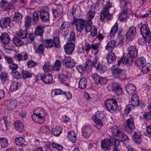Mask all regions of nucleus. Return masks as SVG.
<instances>
[{"mask_svg":"<svg viewBox=\"0 0 151 151\" xmlns=\"http://www.w3.org/2000/svg\"><path fill=\"white\" fill-rule=\"evenodd\" d=\"M47 114L43 109L40 108L36 109L32 116L33 120L39 124H42L45 122V119Z\"/></svg>","mask_w":151,"mask_h":151,"instance_id":"nucleus-1","label":"nucleus"},{"mask_svg":"<svg viewBox=\"0 0 151 151\" xmlns=\"http://www.w3.org/2000/svg\"><path fill=\"white\" fill-rule=\"evenodd\" d=\"M99 60L98 57H96L93 59L92 62L89 59L87 60L85 66V70L87 72H89L91 70L92 65L96 69L99 70V63L98 60Z\"/></svg>","mask_w":151,"mask_h":151,"instance_id":"nucleus-2","label":"nucleus"},{"mask_svg":"<svg viewBox=\"0 0 151 151\" xmlns=\"http://www.w3.org/2000/svg\"><path fill=\"white\" fill-rule=\"evenodd\" d=\"M106 107L111 112H113L117 109V103L115 100L113 99L107 100L105 101Z\"/></svg>","mask_w":151,"mask_h":151,"instance_id":"nucleus-3","label":"nucleus"},{"mask_svg":"<svg viewBox=\"0 0 151 151\" xmlns=\"http://www.w3.org/2000/svg\"><path fill=\"white\" fill-rule=\"evenodd\" d=\"M111 7V4L107 2L105 8L103 9V11L101 14L100 18L101 21H104L106 18L109 19L112 17L111 14L109 13V9Z\"/></svg>","mask_w":151,"mask_h":151,"instance_id":"nucleus-4","label":"nucleus"},{"mask_svg":"<svg viewBox=\"0 0 151 151\" xmlns=\"http://www.w3.org/2000/svg\"><path fill=\"white\" fill-rule=\"evenodd\" d=\"M121 3L122 4L121 6L123 9V12L120 14L119 19L121 21L123 22L126 19L127 17V13L128 10L127 8V5L129 3H127L124 1H121Z\"/></svg>","mask_w":151,"mask_h":151,"instance_id":"nucleus-5","label":"nucleus"},{"mask_svg":"<svg viewBox=\"0 0 151 151\" xmlns=\"http://www.w3.org/2000/svg\"><path fill=\"white\" fill-rule=\"evenodd\" d=\"M62 62V64L66 68H71L76 64L75 61L70 57H65Z\"/></svg>","mask_w":151,"mask_h":151,"instance_id":"nucleus-6","label":"nucleus"},{"mask_svg":"<svg viewBox=\"0 0 151 151\" xmlns=\"http://www.w3.org/2000/svg\"><path fill=\"white\" fill-rule=\"evenodd\" d=\"M133 58L131 57L130 55L127 54L126 55H124L123 57L118 61L117 65L118 66H119L122 62L124 65L129 66L132 63Z\"/></svg>","mask_w":151,"mask_h":151,"instance_id":"nucleus-7","label":"nucleus"},{"mask_svg":"<svg viewBox=\"0 0 151 151\" xmlns=\"http://www.w3.org/2000/svg\"><path fill=\"white\" fill-rule=\"evenodd\" d=\"M73 22L75 24V26L77 31L81 32L83 29L86 22L82 19H77L76 18H74Z\"/></svg>","mask_w":151,"mask_h":151,"instance_id":"nucleus-8","label":"nucleus"},{"mask_svg":"<svg viewBox=\"0 0 151 151\" xmlns=\"http://www.w3.org/2000/svg\"><path fill=\"white\" fill-rule=\"evenodd\" d=\"M141 32L143 37H146V39L149 41V38L151 36V32L149 27L146 24H144L141 26Z\"/></svg>","mask_w":151,"mask_h":151,"instance_id":"nucleus-9","label":"nucleus"},{"mask_svg":"<svg viewBox=\"0 0 151 151\" xmlns=\"http://www.w3.org/2000/svg\"><path fill=\"white\" fill-rule=\"evenodd\" d=\"M70 28V24L68 22H64L60 28L61 34L64 36H66L68 34Z\"/></svg>","mask_w":151,"mask_h":151,"instance_id":"nucleus-10","label":"nucleus"},{"mask_svg":"<svg viewBox=\"0 0 151 151\" xmlns=\"http://www.w3.org/2000/svg\"><path fill=\"white\" fill-rule=\"evenodd\" d=\"M126 123L127 125L125 127V130L127 133H130L135 127L134 119L132 118L128 119Z\"/></svg>","mask_w":151,"mask_h":151,"instance_id":"nucleus-11","label":"nucleus"},{"mask_svg":"<svg viewBox=\"0 0 151 151\" xmlns=\"http://www.w3.org/2000/svg\"><path fill=\"white\" fill-rule=\"evenodd\" d=\"M82 134L85 137H88L91 135L93 130L91 126L90 125H85L82 129Z\"/></svg>","mask_w":151,"mask_h":151,"instance_id":"nucleus-12","label":"nucleus"},{"mask_svg":"<svg viewBox=\"0 0 151 151\" xmlns=\"http://www.w3.org/2000/svg\"><path fill=\"white\" fill-rule=\"evenodd\" d=\"M109 90H112L115 92L117 95H121L122 93V90L120 86L116 83L114 82L111 85L108 86Z\"/></svg>","mask_w":151,"mask_h":151,"instance_id":"nucleus-13","label":"nucleus"},{"mask_svg":"<svg viewBox=\"0 0 151 151\" xmlns=\"http://www.w3.org/2000/svg\"><path fill=\"white\" fill-rule=\"evenodd\" d=\"M111 71L112 75L115 78H120L121 79L125 78L124 75L122 74V70L118 68H114Z\"/></svg>","mask_w":151,"mask_h":151,"instance_id":"nucleus-14","label":"nucleus"},{"mask_svg":"<svg viewBox=\"0 0 151 151\" xmlns=\"http://www.w3.org/2000/svg\"><path fill=\"white\" fill-rule=\"evenodd\" d=\"M111 130L113 135L118 137L119 139L124 133L123 131H121L120 127L114 126L111 128Z\"/></svg>","mask_w":151,"mask_h":151,"instance_id":"nucleus-15","label":"nucleus"},{"mask_svg":"<svg viewBox=\"0 0 151 151\" xmlns=\"http://www.w3.org/2000/svg\"><path fill=\"white\" fill-rule=\"evenodd\" d=\"M111 143L109 140L105 139L101 142V147L104 151H107L111 149Z\"/></svg>","mask_w":151,"mask_h":151,"instance_id":"nucleus-16","label":"nucleus"},{"mask_svg":"<svg viewBox=\"0 0 151 151\" xmlns=\"http://www.w3.org/2000/svg\"><path fill=\"white\" fill-rule=\"evenodd\" d=\"M75 48V45L72 42L66 44L64 46L65 53L68 55H71Z\"/></svg>","mask_w":151,"mask_h":151,"instance_id":"nucleus-17","label":"nucleus"},{"mask_svg":"<svg viewBox=\"0 0 151 151\" xmlns=\"http://www.w3.org/2000/svg\"><path fill=\"white\" fill-rule=\"evenodd\" d=\"M10 18L9 17L1 18L0 20V27L3 29L7 27L10 22Z\"/></svg>","mask_w":151,"mask_h":151,"instance_id":"nucleus-18","label":"nucleus"},{"mask_svg":"<svg viewBox=\"0 0 151 151\" xmlns=\"http://www.w3.org/2000/svg\"><path fill=\"white\" fill-rule=\"evenodd\" d=\"M136 34V28L133 26H131L129 28V30L127 34V37L129 39L133 38Z\"/></svg>","mask_w":151,"mask_h":151,"instance_id":"nucleus-19","label":"nucleus"},{"mask_svg":"<svg viewBox=\"0 0 151 151\" xmlns=\"http://www.w3.org/2000/svg\"><path fill=\"white\" fill-rule=\"evenodd\" d=\"M132 96L131 98L130 103L134 106H137L139 104V101L138 96L137 94L134 93L131 95Z\"/></svg>","mask_w":151,"mask_h":151,"instance_id":"nucleus-20","label":"nucleus"},{"mask_svg":"<svg viewBox=\"0 0 151 151\" xmlns=\"http://www.w3.org/2000/svg\"><path fill=\"white\" fill-rule=\"evenodd\" d=\"M96 8L94 6H92L91 8V11H89L87 14L86 17L88 19V22H91L92 19L93 18L95 15L94 12Z\"/></svg>","mask_w":151,"mask_h":151,"instance_id":"nucleus-21","label":"nucleus"},{"mask_svg":"<svg viewBox=\"0 0 151 151\" xmlns=\"http://www.w3.org/2000/svg\"><path fill=\"white\" fill-rule=\"evenodd\" d=\"M0 39L4 44L9 43L10 41V39L9 35L6 32L2 33L0 36Z\"/></svg>","mask_w":151,"mask_h":151,"instance_id":"nucleus-22","label":"nucleus"},{"mask_svg":"<svg viewBox=\"0 0 151 151\" xmlns=\"http://www.w3.org/2000/svg\"><path fill=\"white\" fill-rule=\"evenodd\" d=\"M116 45V41L114 40H112L108 43L105 47V49L109 52H111L114 49Z\"/></svg>","mask_w":151,"mask_h":151,"instance_id":"nucleus-23","label":"nucleus"},{"mask_svg":"<svg viewBox=\"0 0 151 151\" xmlns=\"http://www.w3.org/2000/svg\"><path fill=\"white\" fill-rule=\"evenodd\" d=\"M126 91L129 95H132L134 93L136 90V87L132 84H128L126 87Z\"/></svg>","mask_w":151,"mask_h":151,"instance_id":"nucleus-24","label":"nucleus"},{"mask_svg":"<svg viewBox=\"0 0 151 151\" xmlns=\"http://www.w3.org/2000/svg\"><path fill=\"white\" fill-rule=\"evenodd\" d=\"M27 54L26 52L24 51L22 52L21 54H18L15 55L14 58L16 60L19 61L23 60V57H24V60H26L28 59Z\"/></svg>","mask_w":151,"mask_h":151,"instance_id":"nucleus-25","label":"nucleus"},{"mask_svg":"<svg viewBox=\"0 0 151 151\" xmlns=\"http://www.w3.org/2000/svg\"><path fill=\"white\" fill-rule=\"evenodd\" d=\"M106 58L108 63L110 64L114 63L116 60L115 55L111 52L107 55Z\"/></svg>","mask_w":151,"mask_h":151,"instance_id":"nucleus-26","label":"nucleus"},{"mask_svg":"<svg viewBox=\"0 0 151 151\" xmlns=\"http://www.w3.org/2000/svg\"><path fill=\"white\" fill-rule=\"evenodd\" d=\"M41 79L45 83L49 84L52 82L53 78L50 75H43L41 76Z\"/></svg>","mask_w":151,"mask_h":151,"instance_id":"nucleus-27","label":"nucleus"},{"mask_svg":"<svg viewBox=\"0 0 151 151\" xmlns=\"http://www.w3.org/2000/svg\"><path fill=\"white\" fill-rule=\"evenodd\" d=\"M58 78L61 82L65 84L68 85L70 82L69 78L64 74H61L59 75Z\"/></svg>","mask_w":151,"mask_h":151,"instance_id":"nucleus-28","label":"nucleus"},{"mask_svg":"<svg viewBox=\"0 0 151 151\" xmlns=\"http://www.w3.org/2000/svg\"><path fill=\"white\" fill-rule=\"evenodd\" d=\"M87 81L86 78L82 77L80 79L78 84L79 87L81 89L85 88L87 85Z\"/></svg>","mask_w":151,"mask_h":151,"instance_id":"nucleus-29","label":"nucleus"},{"mask_svg":"<svg viewBox=\"0 0 151 151\" xmlns=\"http://www.w3.org/2000/svg\"><path fill=\"white\" fill-rule=\"evenodd\" d=\"M0 7L4 11L9 10L11 7L9 4L4 1H2L0 3Z\"/></svg>","mask_w":151,"mask_h":151,"instance_id":"nucleus-30","label":"nucleus"},{"mask_svg":"<svg viewBox=\"0 0 151 151\" xmlns=\"http://www.w3.org/2000/svg\"><path fill=\"white\" fill-rule=\"evenodd\" d=\"M92 118L95 122L96 128L99 129H100L103 126V123L101 120L98 119L95 116H93Z\"/></svg>","mask_w":151,"mask_h":151,"instance_id":"nucleus-31","label":"nucleus"},{"mask_svg":"<svg viewBox=\"0 0 151 151\" xmlns=\"http://www.w3.org/2000/svg\"><path fill=\"white\" fill-rule=\"evenodd\" d=\"M40 17L43 21H47L49 20V14L46 11H43L41 12Z\"/></svg>","mask_w":151,"mask_h":151,"instance_id":"nucleus-32","label":"nucleus"},{"mask_svg":"<svg viewBox=\"0 0 151 151\" xmlns=\"http://www.w3.org/2000/svg\"><path fill=\"white\" fill-rule=\"evenodd\" d=\"M28 33L26 30L21 29L17 32V36L21 39H24L27 37Z\"/></svg>","mask_w":151,"mask_h":151,"instance_id":"nucleus-33","label":"nucleus"},{"mask_svg":"<svg viewBox=\"0 0 151 151\" xmlns=\"http://www.w3.org/2000/svg\"><path fill=\"white\" fill-rule=\"evenodd\" d=\"M8 145V140L6 138H0V148L6 147Z\"/></svg>","mask_w":151,"mask_h":151,"instance_id":"nucleus-34","label":"nucleus"},{"mask_svg":"<svg viewBox=\"0 0 151 151\" xmlns=\"http://www.w3.org/2000/svg\"><path fill=\"white\" fill-rule=\"evenodd\" d=\"M68 137L70 142L75 143L76 141V135L73 131L69 132L68 134Z\"/></svg>","mask_w":151,"mask_h":151,"instance_id":"nucleus-35","label":"nucleus"},{"mask_svg":"<svg viewBox=\"0 0 151 151\" xmlns=\"http://www.w3.org/2000/svg\"><path fill=\"white\" fill-rule=\"evenodd\" d=\"M22 17V15L19 12H17L15 13L13 19L14 21H15L17 23H19L21 21Z\"/></svg>","mask_w":151,"mask_h":151,"instance_id":"nucleus-36","label":"nucleus"},{"mask_svg":"<svg viewBox=\"0 0 151 151\" xmlns=\"http://www.w3.org/2000/svg\"><path fill=\"white\" fill-rule=\"evenodd\" d=\"M52 68V65L50 64L48 62L45 63L43 67L44 71L46 72L50 71L52 70H53Z\"/></svg>","mask_w":151,"mask_h":151,"instance_id":"nucleus-37","label":"nucleus"},{"mask_svg":"<svg viewBox=\"0 0 151 151\" xmlns=\"http://www.w3.org/2000/svg\"><path fill=\"white\" fill-rule=\"evenodd\" d=\"M24 139L22 137H18L15 139V142L16 144L19 146L23 145L25 142Z\"/></svg>","mask_w":151,"mask_h":151,"instance_id":"nucleus-38","label":"nucleus"},{"mask_svg":"<svg viewBox=\"0 0 151 151\" xmlns=\"http://www.w3.org/2000/svg\"><path fill=\"white\" fill-rule=\"evenodd\" d=\"M136 63L138 66H142L146 63V60L145 58L142 57L137 58L136 60Z\"/></svg>","mask_w":151,"mask_h":151,"instance_id":"nucleus-39","label":"nucleus"},{"mask_svg":"<svg viewBox=\"0 0 151 151\" xmlns=\"http://www.w3.org/2000/svg\"><path fill=\"white\" fill-rule=\"evenodd\" d=\"M35 33L36 35L41 36L43 32V27L41 25H37L35 28Z\"/></svg>","mask_w":151,"mask_h":151,"instance_id":"nucleus-40","label":"nucleus"},{"mask_svg":"<svg viewBox=\"0 0 151 151\" xmlns=\"http://www.w3.org/2000/svg\"><path fill=\"white\" fill-rule=\"evenodd\" d=\"M118 25L117 23V22L116 23L112 28H111L109 34V36L111 37H112L115 35V33L118 30Z\"/></svg>","mask_w":151,"mask_h":151,"instance_id":"nucleus-41","label":"nucleus"},{"mask_svg":"<svg viewBox=\"0 0 151 151\" xmlns=\"http://www.w3.org/2000/svg\"><path fill=\"white\" fill-rule=\"evenodd\" d=\"M34 48L35 50V52L39 53L40 55L43 54L44 50L43 45L42 44H40L37 47L35 45Z\"/></svg>","mask_w":151,"mask_h":151,"instance_id":"nucleus-42","label":"nucleus"},{"mask_svg":"<svg viewBox=\"0 0 151 151\" xmlns=\"http://www.w3.org/2000/svg\"><path fill=\"white\" fill-rule=\"evenodd\" d=\"M7 106L11 110L14 109L16 108L17 106V102L13 100L9 101L7 104Z\"/></svg>","mask_w":151,"mask_h":151,"instance_id":"nucleus-43","label":"nucleus"},{"mask_svg":"<svg viewBox=\"0 0 151 151\" xmlns=\"http://www.w3.org/2000/svg\"><path fill=\"white\" fill-rule=\"evenodd\" d=\"M61 132V128L59 127H55L52 130V134L55 136H59Z\"/></svg>","mask_w":151,"mask_h":151,"instance_id":"nucleus-44","label":"nucleus"},{"mask_svg":"<svg viewBox=\"0 0 151 151\" xmlns=\"http://www.w3.org/2000/svg\"><path fill=\"white\" fill-rule=\"evenodd\" d=\"M20 86V84L18 82H14L11 85L10 89L11 91H14L17 90Z\"/></svg>","mask_w":151,"mask_h":151,"instance_id":"nucleus-45","label":"nucleus"},{"mask_svg":"<svg viewBox=\"0 0 151 151\" xmlns=\"http://www.w3.org/2000/svg\"><path fill=\"white\" fill-rule=\"evenodd\" d=\"M133 140L137 143H140L141 142V138L137 132H135L133 136Z\"/></svg>","mask_w":151,"mask_h":151,"instance_id":"nucleus-46","label":"nucleus"},{"mask_svg":"<svg viewBox=\"0 0 151 151\" xmlns=\"http://www.w3.org/2000/svg\"><path fill=\"white\" fill-rule=\"evenodd\" d=\"M134 106L132 104L127 105L124 110V114H128L134 108Z\"/></svg>","mask_w":151,"mask_h":151,"instance_id":"nucleus-47","label":"nucleus"},{"mask_svg":"<svg viewBox=\"0 0 151 151\" xmlns=\"http://www.w3.org/2000/svg\"><path fill=\"white\" fill-rule=\"evenodd\" d=\"M13 41L17 46L20 47L23 44L22 41L17 37H14L13 39Z\"/></svg>","mask_w":151,"mask_h":151,"instance_id":"nucleus-48","label":"nucleus"},{"mask_svg":"<svg viewBox=\"0 0 151 151\" xmlns=\"http://www.w3.org/2000/svg\"><path fill=\"white\" fill-rule=\"evenodd\" d=\"M61 67L60 62L58 60H57L55 63V65L53 67V70L55 71L59 70Z\"/></svg>","mask_w":151,"mask_h":151,"instance_id":"nucleus-49","label":"nucleus"},{"mask_svg":"<svg viewBox=\"0 0 151 151\" xmlns=\"http://www.w3.org/2000/svg\"><path fill=\"white\" fill-rule=\"evenodd\" d=\"M15 126L16 129L20 131H22L23 127L22 123L19 121H17L15 122Z\"/></svg>","mask_w":151,"mask_h":151,"instance_id":"nucleus-50","label":"nucleus"},{"mask_svg":"<svg viewBox=\"0 0 151 151\" xmlns=\"http://www.w3.org/2000/svg\"><path fill=\"white\" fill-rule=\"evenodd\" d=\"M11 73L12 76L14 78L18 79H19L21 78V74L17 70L12 71Z\"/></svg>","mask_w":151,"mask_h":151,"instance_id":"nucleus-51","label":"nucleus"},{"mask_svg":"<svg viewBox=\"0 0 151 151\" xmlns=\"http://www.w3.org/2000/svg\"><path fill=\"white\" fill-rule=\"evenodd\" d=\"M92 22H88L86 24V32H90L93 29V26L92 25Z\"/></svg>","mask_w":151,"mask_h":151,"instance_id":"nucleus-52","label":"nucleus"},{"mask_svg":"<svg viewBox=\"0 0 151 151\" xmlns=\"http://www.w3.org/2000/svg\"><path fill=\"white\" fill-rule=\"evenodd\" d=\"M111 144H113L115 147H118L119 145V141L115 138L111 137L110 138Z\"/></svg>","mask_w":151,"mask_h":151,"instance_id":"nucleus-53","label":"nucleus"},{"mask_svg":"<svg viewBox=\"0 0 151 151\" xmlns=\"http://www.w3.org/2000/svg\"><path fill=\"white\" fill-rule=\"evenodd\" d=\"M51 93L52 94H54L56 95L59 94L65 95L66 94V93L65 92L60 89L52 90V91Z\"/></svg>","mask_w":151,"mask_h":151,"instance_id":"nucleus-54","label":"nucleus"},{"mask_svg":"<svg viewBox=\"0 0 151 151\" xmlns=\"http://www.w3.org/2000/svg\"><path fill=\"white\" fill-rule=\"evenodd\" d=\"M7 77V74L4 72L2 73L0 75V79L2 82H4Z\"/></svg>","mask_w":151,"mask_h":151,"instance_id":"nucleus-55","label":"nucleus"},{"mask_svg":"<svg viewBox=\"0 0 151 151\" xmlns=\"http://www.w3.org/2000/svg\"><path fill=\"white\" fill-rule=\"evenodd\" d=\"M53 45V42L52 40H46L45 44V46L47 48L51 47Z\"/></svg>","mask_w":151,"mask_h":151,"instance_id":"nucleus-56","label":"nucleus"},{"mask_svg":"<svg viewBox=\"0 0 151 151\" xmlns=\"http://www.w3.org/2000/svg\"><path fill=\"white\" fill-rule=\"evenodd\" d=\"M107 80L104 77L100 76L99 78L96 81V82L100 84H104L106 83Z\"/></svg>","mask_w":151,"mask_h":151,"instance_id":"nucleus-57","label":"nucleus"},{"mask_svg":"<svg viewBox=\"0 0 151 151\" xmlns=\"http://www.w3.org/2000/svg\"><path fill=\"white\" fill-rule=\"evenodd\" d=\"M22 73V77L24 79L28 78L31 77L32 76L31 74L28 71L23 70Z\"/></svg>","mask_w":151,"mask_h":151,"instance_id":"nucleus-58","label":"nucleus"},{"mask_svg":"<svg viewBox=\"0 0 151 151\" xmlns=\"http://www.w3.org/2000/svg\"><path fill=\"white\" fill-rule=\"evenodd\" d=\"M148 64H145L144 65L142 66V71L144 73H146L150 70L149 66H147Z\"/></svg>","mask_w":151,"mask_h":151,"instance_id":"nucleus-59","label":"nucleus"},{"mask_svg":"<svg viewBox=\"0 0 151 151\" xmlns=\"http://www.w3.org/2000/svg\"><path fill=\"white\" fill-rule=\"evenodd\" d=\"M52 146L55 148L58 149L60 151L62 150L63 149V147L60 145L55 143H52Z\"/></svg>","mask_w":151,"mask_h":151,"instance_id":"nucleus-60","label":"nucleus"},{"mask_svg":"<svg viewBox=\"0 0 151 151\" xmlns=\"http://www.w3.org/2000/svg\"><path fill=\"white\" fill-rule=\"evenodd\" d=\"M146 37H143L139 38V39L138 42L139 44L140 45H142L145 43V42H147L146 40Z\"/></svg>","mask_w":151,"mask_h":151,"instance_id":"nucleus-61","label":"nucleus"},{"mask_svg":"<svg viewBox=\"0 0 151 151\" xmlns=\"http://www.w3.org/2000/svg\"><path fill=\"white\" fill-rule=\"evenodd\" d=\"M16 112L18 113L19 115L23 118H25L26 116V113L24 111L17 110L16 111Z\"/></svg>","mask_w":151,"mask_h":151,"instance_id":"nucleus-62","label":"nucleus"},{"mask_svg":"<svg viewBox=\"0 0 151 151\" xmlns=\"http://www.w3.org/2000/svg\"><path fill=\"white\" fill-rule=\"evenodd\" d=\"M145 119L149 120L151 119V112H146L143 115Z\"/></svg>","mask_w":151,"mask_h":151,"instance_id":"nucleus-63","label":"nucleus"},{"mask_svg":"<svg viewBox=\"0 0 151 151\" xmlns=\"http://www.w3.org/2000/svg\"><path fill=\"white\" fill-rule=\"evenodd\" d=\"M99 69L98 70H99L100 72L101 73H104L107 70V68L104 65H100L99 64Z\"/></svg>","mask_w":151,"mask_h":151,"instance_id":"nucleus-64","label":"nucleus"}]
</instances>
